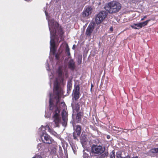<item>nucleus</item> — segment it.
<instances>
[{"mask_svg":"<svg viewBox=\"0 0 158 158\" xmlns=\"http://www.w3.org/2000/svg\"><path fill=\"white\" fill-rule=\"evenodd\" d=\"M49 28L51 35L50 41V51L53 55L55 54L56 52L55 42L54 37L57 33L59 35L60 40L59 42L64 40L63 35L64 34L63 28L61 26L53 19H52L48 23Z\"/></svg>","mask_w":158,"mask_h":158,"instance_id":"f257e3e1","label":"nucleus"},{"mask_svg":"<svg viewBox=\"0 0 158 158\" xmlns=\"http://www.w3.org/2000/svg\"><path fill=\"white\" fill-rule=\"evenodd\" d=\"M121 4L119 2L113 1L109 2L105 6V9L110 13H116L121 9Z\"/></svg>","mask_w":158,"mask_h":158,"instance_id":"f03ea898","label":"nucleus"},{"mask_svg":"<svg viewBox=\"0 0 158 158\" xmlns=\"http://www.w3.org/2000/svg\"><path fill=\"white\" fill-rule=\"evenodd\" d=\"M49 109L51 110L54 111L52 117L54 118V122L56 127H58L60 121V109L58 107L54 106L51 99H50L49 101Z\"/></svg>","mask_w":158,"mask_h":158,"instance_id":"7ed1b4c3","label":"nucleus"},{"mask_svg":"<svg viewBox=\"0 0 158 158\" xmlns=\"http://www.w3.org/2000/svg\"><path fill=\"white\" fill-rule=\"evenodd\" d=\"M62 89L60 88L58 83L57 82L55 84L53 89V93L54 98L56 99V105H54V104H53L54 106H56L58 107L57 105H58L59 103L60 102V95ZM50 99H51V101L52 102L53 104V102L51 98H50L49 99V102L50 101Z\"/></svg>","mask_w":158,"mask_h":158,"instance_id":"20e7f679","label":"nucleus"},{"mask_svg":"<svg viewBox=\"0 0 158 158\" xmlns=\"http://www.w3.org/2000/svg\"><path fill=\"white\" fill-rule=\"evenodd\" d=\"M107 15L105 11L100 12L96 16L95 18V22L97 24H100L105 18Z\"/></svg>","mask_w":158,"mask_h":158,"instance_id":"39448f33","label":"nucleus"},{"mask_svg":"<svg viewBox=\"0 0 158 158\" xmlns=\"http://www.w3.org/2000/svg\"><path fill=\"white\" fill-rule=\"evenodd\" d=\"M91 150L93 153L101 154L103 153L104 149L101 146H97L93 144L91 147Z\"/></svg>","mask_w":158,"mask_h":158,"instance_id":"423d86ee","label":"nucleus"},{"mask_svg":"<svg viewBox=\"0 0 158 158\" xmlns=\"http://www.w3.org/2000/svg\"><path fill=\"white\" fill-rule=\"evenodd\" d=\"M41 137L43 142L46 143L51 144L54 141L53 139L47 134H43Z\"/></svg>","mask_w":158,"mask_h":158,"instance_id":"0eeeda50","label":"nucleus"},{"mask_svg":"<svg viewBox=\"0 0 158 158\" xmlns=\"http://www.w3.org/2000/svg\"><path fill=\"white\" fill-rule=\"evenodd\" d=\"M92 8L91 6H85L81 14V16L83 18H87L92 12Z\"/></svg>","mask_w":158,"mask_h":158,"instance_id":"6e6552de","label":"nucleus"},{"mask_svg":"<svg viewBox=\"0 0 158 158\" xmlns=\"http://www.w3.org/2000/svg\"><path fill=\"white\" fill-rule=\"evenodd\" d=\"M95 28V23H90L87 28L85 34L87 36L89 37L91 36L92 32Z\"/></svg>","mask_w":158,"mask_h":158,"instance_id":"1a4fd4ad","label":"nucleus"},{"mask_svg":"<svg viewBox=\"0 0 158 158\" xmlns=\"http://www.w3.org/2000/svg\"><path fill=\"white\" fill-rule=\"evenodd\" d=\"M68 67L69 69L73 71L75 68V63L73 59H70L68 63Z\"/></svg>","mask_w":158,"mask_h":158,"instance_id":"9d476101","label":"nucleus"},{"mask_svg":"<svg viewBox=\"0 0 158 158\" xmlns=\"http://www.w3.org/2000/svg\"><path fill=\"white\" fill-rule=\"evenodd\" d=\"M75 131L74 132L77 133V134L78 135H80L81 131V127L80 125H77L75 126L74 128Z\"/></svg>","mask_w":158,"mask_h":158,"instance_id":"9b49d317","label":"nucleus"},{"mask_svg":"<svg viewBox=\"0 0 158 158\" xmlns=\"http://www.w3.org/2000/svg\"><path fill=\"white\" fill-rule=\"evenodd\" d=\"M82 115L83 113L81 112L77 113L76 118V120L77 123H78L81 121V118Z\"/></svg>","mask_w":158,"mask_h":158,"instance_id":"f8f14e48","label":"nucleus"},{"mask_svg":"<svg viewBox=\"0 0 158 158\" xmlns=\"http://www.w3.org/2000/svg\"><path fill=\"white\" fill-rule=\"evenodd\" d=\"M80 108V106L78 103L75 104V105L73 106L74 112L77 113L79 110Z\"/></svg>","mask_w":158,"mask_h":158,"instance_id":"ddd939ff","label":"nucleus"},{"mask_svg":"<svg viewBox=\"0 0 158 158\" xmlns=\"http://www.w3.org/2000/svg\"><path fill=\"white\" fill-rule=\"evenodd\" d=\"M158 152L157 148H152L149 151V154L152 156L153 153H156Z\"/></svg>","mask_w":158,"mask_h":158,"instance_id":"4468645a","label":"nucleus"},{"mask_svg":"<svg viewBox=\"0 0 158 158\" xmlns=\"http://www.w3.org/2000/svg\"><path fill=\"white\" fill-rule=\"evenodd\" d=\"M72 83L71 81H69L67 83V88L68 91L71 90L72 88Z\"/></svg>","mask_w":158,"mask_h":158,"instance_id":"2eb2a0df","label":"nucleus"},{"mask_svg":"<svg viewBox=\"0 0 158 158\" xmlns=\"http://www.w3.org/2000/svg\"><path fill=\"white\" fill-rule=\"evenodd\" d=\"M134 25L135 26H137L138 28H137L136 27H135L134 25H131V27L132 28L135 29H139V28H141V26L140 24V23H135Z\"/></svg>","mask_w":158,"mask_h":158,"instance_id":"dca6fc26","label":"nucleus"},{"mask_svg":"<svg viewBox=\"0 0 158 158\" xmlns=\"http://www.w3.org/2000/svg\"><path fill=\"white\" fill-rule=\"evenodd\" d=\"M57 72L58 74V76L60 78L62 77L63 75V72L60 67H59L58 68Z\"/></svg>","mask_w":158,"mask_h":158,"instance_id":"f3484780","label":"nucleus"},{"mask_svg":"<svg viewBox=\"0 0 158 158\" xmlns=\"http://www.w3.org/2000/svg\"><path fill=\"white\" fill-rule=\"evenodd\" d=\"M62 119L63 121V122H62V125L64 126H65L67 123V116H62Z\"/></svg>","mask_w":158,"mask_h":158,"instance_id":"a211bd4d","label":"nucleus"},{"mask_svg":"<svg viewBox=\"0 0 158 158\" xmlns=\"http://www.w3.org/2000/svg\"><path fill=\"white\" fill-rule=\"evenodd\" d=\"M77 133H76L74 131L73 133V136L74 139L77 140V141H78V137H79L80 135H78L77 134Z\"/></svg>","mask_w":158,"mask_h":158,"instance_id":"6ab92c4d","label":"nucleus"},{"mask_svg":"<svg viewBox=\"0 0 158 158\" xmlns=\"http://www.w3.org/2000/svg\"><path fill=\"white\" fill-rule=\"evenodd\" d=\"M73 93H80V87L78 85L76 86L73 90Z\"/></svg>","mask_w":158,"mask_h":158,"instance_id":"aec40b11","label":"nucleus"},{"mask_svg":"<svg viewBox=\"0 0 158 158\" xmlns=\"http://www.w3.org/2000/svg\"><path fill=\"white\" fill-rule=\"evenodd\" d=\"M150 20V19L147 20L146 21H144V22L140 23V24H141L142 28L143 27H144V26H146L147 25V24H148V22Z\"/></svg>","mask_w":158,"mask_h":158,"instance_id":"412c9836","label":"nucleus"},{"mask_svg":"<svg viewBox=\"0 0 158 158\" xmlns=\"http://www.w3.org/2000/svg\"><path fill=\"white\" fill-rule=\"evenodd\" d=\"M65 52L68 56H69L70 55V49L68 44L67 45L66 47Z\"/></svg>","mask_w":158,"mask_h":158,"instance_id":"4be33fe9","label":"nucleus"},{"mask_svg":"<svg viewBox=\"0 0 158 158\" xmlns=\"http://www.w3.org/2000/svg\"><path fill=\"white\" fill-rule=\"evenodd\" d=\"M80 93H73L74 98L75 100H77L79 98Z\"/></svg>","mask_w":158,"mask_h":158,"instance_id":"5701e85b","label":"nucleus"},{"mask_svg":"<svg viewBox=\"0 0 158 158\" xmlns=\"http://www.w3.org/2000/svg\"><path fill=\"white\" fill-rule=\"evenodd\" d=\"M110 158H115V152L113 151L110 153Z\"/></svg>","mask_w":158,"mask_h":158,"instance_id":"b1692460","label":"nucleus"},{"mask_svg":"<svg viewBox=\"0 0 158 158\" xmlns=\"http://www.w3.org/2000/svg\"><path fill=\"white\" fill-rule=\"evenodd\" d=\"M82 62V56H79L77 59V63L78 64H81Z\"/></svg>","mask_w":158,"mask_h":158,"instance_id":"393cba45","label":"nucleus"},{"mask_svg":"<svg viewBox=\"0 0 158 158\" xmlns=\"http://www.w3.org/2000/svg\"><path fill=\"white\" fill-rule=\"evenodd\" d=\"M62 116H66V112L65 110H62V114H61Z\"/></svg>","mask_w":158,"mask_h":158,"instance_id":"a878e982","label":"nucleus"},{"mask_svg":"<svg viewBox=\"0 0 158 158\" xmlns=\"http://www.w3.org/2000/svg\"><path fill=\"white\" fill-rule=\"evenodd\" d=\"M56 52H55V53ZM60 54H58V53L56 54L55 53V54H54V55H55V58H56V59L57 60H58L59 59V58H60Z\"/></svg>","mask_w":158,"mask_h":158,"instance_id":"bb28decb","label":"nucleus"},{"mask_svg":"<svg viewBox=\"0 0 158 158\" xmlns=\"http://www.w3.org/2000/svg\"><path fill=\"white\" fill-rule=\"evenodd\" d=\"M119 129L118 127H117L115 126H114L112 127V129L114 131H115L117 132H118L119 131L118 130Z\"/></svg>","mask_w":158,"mask_h":158,"instance_id":"cd10ccee","label":"nucleus"},{"mask_svg":"<svg viewBox=\"0 0 158 158\" xmlns=\"http://www.w3.org/2000/svg\"><path fill=\"white\" fill-rule=\"evenodd\" d=\"M32 158H43L42 156L38 154H36L34 157Z\"/></svg>","mask_w":158,"mask_h":158,"instance_id":"c85d7f7f","label":"nucleus"},{"mask_svg":"<svg viewBox=\"0 0 158 158\" xmlns=\"http://www.w3.org/2000/svg\"><path fill=\"white\" fill-rule=\"evenodd\" d=\"M117 158H124V157H122L121 156V153H118L116 155Z\"/></svg>","mask_w":158,"mask_h":158,"instance_id":"c756f323","label":"nucleus"},{"mask_svg":"<svg viewBox=\"0 0 158 158\" xmlns=\"http://www.w3.org/2000/svg\"><path fill=\"white\" fill-rule=\"evenodd\" d=\"M61 106H62V107L64 108H65L66 106V105L65 103L64 102H62L60 103Z\"/></svg>","mask_w":158,"mask_h":158,"instance_id":"7c9ffc66","label":"nucleus"},{"mask_svg":"<svg viewBox=\"0 0 158 158\" xmlns=\"http://www.w3.org/2000/svg\"><path fill=\"white\" fill-rule=\"evenodd\" d=\"M124 158H130V156L129 155H127L125 157H124ZM131 158H138V156H135L132 157Z\"/></svg>","mask_w":158,"mask_h":158,"instance_id":"2f4dec72","label":"nucleus"},{"mask_svg":"<svg viewBox=\"0 0 158 158\" xmlns=\"http://www.w3.org/2000/svg\"><path fill=\"white\" fill-rule=\"evenodd\" d=\"M88 156V154L86 153H84L83 154V157L84 158H87Z\"/></svg>","mask_w":158,"mask_h":158,"instance_id":"473e14b6","label":"nucleus"},{"mask_svg":"<svg viewBox=\"0 0 158 158\" xmlns=\"http://www.w3.org/2000/svg\"><path fill=\"white\" fill-rule=\"evenodd\" d=\"M147 17L146 16H144L141 19V21H143V20L145 19H146L147 18Z\"/></svg>","mask_w":158,"mask_h":158,"instance_id":"72a5a7b5","label":"nucleus"},{"mask_svg":"<svg viewBox=\"0 0 158 158\" xmlns=\"http://www.w3.org/2000/svg\"><path fill=\"white\" fill-rule=\"evenodd\" d=\"M65 75L66 78L68 77V73L67 71L65 72Z\"/></svg>","mask_w":158,"mask_h":158,"instance_id":"f704fd0d","label":"nucleus"},{"mask_svg":"<svg viewBox=\"0 0 158 158\" xmlns=\"http://www.w3.org/2000/svg\"><path fill=\"white\" fill-rule=\"evenodd\" d=\"M110 135H107L106 136V138L107 139H110Z\"/></svg>","mask_w":158,"mask_h":158,"instance_id":"c9c22d12","label":"nucleus"},{"mask_svg":"<svg viewBox=\"0 0 158 158\" xmlns=\"http://www.w3.org/2000/svg\"><path fill=\"white\" fill-rule=\"evenodd\" d=\"M54 135H57V133L56 132L54 131V132H53L52 133Z\"/></svg>","mask_w":158,"mask_h":158,"instance_id":"e433bc0d","label":"nucleus"},{"mask_svg":"<svg viewBox=\"0 0 158 158\" xmlns=\"http://www.w3.org/2000/svg\"><path fill=\"white\" fill-rule=\"evenodd\" d=\"M53 150L54 152H56V149L55 148H54L53 149Z\"/></svg>","mask_w":158,"mask_h":158,"instance_id":"4c0bfd02","label":"nucleus"},{"mask_svg":"<svg viewBox=\"0 0 158 158\" xmlns=\"http://www.w3.org/2000/svg\"><path fill=\"white\" fill-rule=\"evenodd\" d=\"M48 131H49V132H51V130L50 128H49V126H48Z\"/></svg>","mask_w":158,"mask_h":158,"instance_id":"58836bf2","label":"nucleus"},{"mask_svg":"<svg viewBox=\"0 0 158 158\" xmlns=\"http://www.w3.org/2000/svg\"><path fill=\"white\" fill-rule=\"evenodd\" d=\"M110 31H113V28L112 27H111L110 28Z\"/></svg>","mask_w":158,"mask_h":158,"instance_id":"ea45409f","label":"nucleus"},{"mask_svg":"<svg viewBox=\"0 0 158 158\" xmlns=\"http://www.w3.org/2000/svg\"><path fill=\"white\" fill-rule=\"evenodd\" d=\"M93 87V85H92V84H91V90L92 87Z\"/></svg>","mask_w":158,"mask_h":158,"instance_id":"a19ab883","label":"nucleus"},{"mask_svg":"<svg viewBox=\"0 0 158 158\" xmlns=\"http://www.w3.org/2000/svg\"><path fill=\"white\" fill-rule=\"evenodd\" d=\"M75 45H74L73 46V48H74V47H75Z\"/></svg>","mask_w":158,"mask_h":158,"instance_id":"79ce46f5","label":"nucleus"},{"mask_svg":"<svg viewBox=\"0 0 158 158\" xmlns=\"http://www.w3.org/2000/svg\"><path fill=\"white\" fill-rule=\"evenodd\" d=\"M105 155H107V153H105Z\"/></svg>","mask_w":158,"mask_h":158,"instance_id":"37998d69","label":"nucleus"},{"mask_svg":"<svg viewBox=\"0 0 158 158\" xmlns=\"http://www.w3.org/2000/svg\"><path fill=\"white\" fill-rule=\"evenodd\" d=\"M157 151H158V148H157Z\"/></svg>","mask_w":158,"mask_h":158,"instance_id":"c03bdc74","label":"nucleus"}]
</instances>
